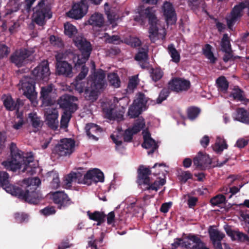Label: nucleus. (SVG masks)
Instances as JSON below:
<instances>
[{"label":"nucleus","instance_id":"nucleus-1","mask_svg":"<svg viewBox=\"0 0 249 249\" xmlns=\"http://www.w3.org/2000/svg\"><path fill=\"white\" fill-rule=\"evenodd\" d=\"M10 158L2 162V165L7 170L16 172L23 167V172H31L33 166L34 157L31 156L24 157L23 152L20 150L17 144L12 142L9 145Z\"/></svg>","mask_w":249,"mask_h":249},{"label":"nucleus","instance_id":"nucleus-2","mask_svg":"<svg viewBox=\"0 0 249 249\" xmlns=\"http://www.w3.org/2000/svg\"><path fill=\"white\" fill-rule=\"evenodd\" d=\"M41 184V180L38 178H34L30 179L29 184L25 190L19 187L17 189L15 196L24 200L30 204H37L43 197L37 187Z\"/></svg>","mask_w":249,"mask_h":249},{"label":"nucleus","instance_id":"nucleus-3","mask_svg":"<svg viewBox=\"0 0 249 249\" xmlns=\"http://www.w3.org/2000/svg\"><path fill=\"white\" fill-rule=\"evenodd\" d=\"M137 172V182L142 191H148L149 193L151 191L157 192L166 183V180L164 178L151 182L149 177L151 174V171L150 168L145 167L143 165L139 166Z\"/></svg>","mask_w":249,"mask_h":249},{"label":"nucleus","instance_id":"nucleus-4","mask_svg":"<svg viewBox=\"0 0 249 249\" xmlns=\"http://www.w3.org/2000/svg\"><path fill=\"white\" fill-rule=\"evenodd\" d=\"M135 21L140 23L142 25L146 23L148 19L149 24V37L151 41H154L158 36L159 29L157 26L158 19L155 14V10L153 7H148L144 10L139 13L138 15L134 17Z\"/></svg>","mask_w":249,"mask_h":249},{"label":"nucleus","instance_id":"nucleus-5","mask_svg":"<svg viewBox=\"0 0 249 249\" xmlns=\"http://www.w3.org/2000/svg\"><path fill=\"white\" fill-rule=\"evenodd\" d=\"M34 11L33 20L38 26H44L46 20L52 17L51 6L44 0H40L34 8Z\"/></svg>","mask_w":249,"mask_h":249},{"label":"nucleus","instance_id":"nucleus-6","mask_svg":"<svg viewBox=\"0 0 249 249\" xmlns=\"http://www.w3.org/2000/svg\"><path fill=\"white\" fill-rule=\"evenodd\" d=\"M248 9L247 15L249 16V1H244L239 2L234 6L230 14L226 18L228 28L232 30L233 26L236 22L240 20L243 16V10Z\"/></svg>","mask_w":249,"mask_h":249},{"label":"nucleus","instance_id":"nucleus-7","mask_svg":"<svg viewBox=\"0 0 249 249\" xmlns=\"http://www.w3.org/2000/svg\"><path fill=\"white\" fill-rule=\"evenodd\" d=\"M35 84L34 79L28 76H23L19 83L20 87L19 89L22 90L23 94L33 104L36 101L37 97Z\"/></svg>","mask_w":249,"mask_h":249},{"label":"nucleus","instance_id":"nucleus-8","mask_svg":"<svg viewBox=\"0 0 249 249\" xmlns=\"http://www.w3.org/2000/svg\"><path fill=\"white\" fill-rule=\"evenodd\" d=\"M102 0H81L79 3H74L72 9L67 13L69 17L75 19H80L87 13L88 9L87 1L95 5L100 4Z\"/></svg>","mask_w":249,"mask_h":249},{"label":"nucleus","instance_id":"nucleus-9","mask_svg":"<svg viewBox=\"0 0 249 249\" xmlns=\"http://www.w3.org/2000/svg\"><path fill=\"white\" fill-rule=\"evenodd\" d=\"M32 53L31 51L25 48H21L12 53L10 56L9 61L18 68H20L28 63V58Z\"/></svg>","mask_w":249,"mask_h":249},{"label":"nucleus","instance_id":"nucleus-10","mask_svg":"<svg viewBox=\"0 0 249 249\" xmlns=\"http://www.w3.org/2000/svg\"><path fill=\"white\" fill-rule=\"evenodd\" d=\"M75 141L71 139L66 138L61 140L59 144L53 149L54 153L59 156L70 155L74 150Z\"/></svg>","mask_w":249,"mask_h":249},{"label":"nucleus","instance_id":"nucleus-11","mask_svg":"<svg viewBox=\"0 0 249 249\" xmlns=\"http://www.w3.org/2000/svg\"><path fill=\"white\" fill-rule=\"evenodd\" d=\"M77 100L75 96L66 94L59 97L57 104L60 108L65 110L64 111L73 113L77 109V105L73 103Z\"/></svg>","mask_w":249,"mask_h":249},{"label":"nucleus","instance_id":"nucleus-12","mask_svg":"<svg viewBox=\"0 0 249 249\" xmlns=\"http://www.w3.org/2000/svg\"><path fill=\"white\" fill-rule=\"evenodd\" d=\"M72 182H77L79 184L90 185V181L86 178V174L83 176L80 172H71L64 178L63 186L65 188H70L71 186Z\"/></svg>","mask_w":249,"mask_h":249},{"label":"nucleus","instance_id":"nucleus-13","mask_svg":"<svg viewBox=\"0 0 249 249\" xmlns=\"http://www.w3.org/2000/svg\"><path fill=\"white\" fill-rule=\"evenodd\" d=\"M50 73L47 60L42 61L32 71V74L36 80H41L43 81H47L49 79Z\"/></svg>","mask_w":249,"mask_h":249},{"label":"nucleus","instance_id":"nucleus-14","mask_svg":"<svg viewBox=\"0 0 249 249\" xmlns=\"http://www.w3.org/2000/svg\"><path fill=\"white\" fill-rule=\"evenodd\" d=\"M190 85L189 81L178 77H174L168 82L169 89L177 93L188 90Z\"/></svg>","mask_w":249,"mask_h":249},{"label":"nucleus","instance_id":"nucleus-15","mask_svg":"<svg viewBox=\"0 0 249 249\" xmlns=\"http://www.w3.org/2000/svg\"><path fill=\"white\" fill-rule=\"evenodd\" d=\"M73 42L82 55H86L87 57L90 56L92 48L89 41L82 35H78L73 38Z\"/></svg>","mask_w":249,"mask_h":249},{"label":"nucleus","instance_id":"nucleus-16","mask_svg":"<svg viewBox=\"0 0 249 249\" xmlns=\"http://www.w3.org/2000/svg\"><path fill=\"white\" fill-rule=\"evenodd\" d=\"M105 77V71L100 69L94 72L90 85L98 90L104 89L106 84Z\"/></svg>","mask_w":249,"mask_h":249},{"label":"nucleus","instance_id":"nucleus-17","mask_svg":"<svg viewBox=\"0 0 249 249\" xmlns=\"http://www.w3.org/2000/svg\"><path fill=\"white\" fill-rule=\"evenodd\" d=\"M9 174L4 171H0V186L4 189L7 193L15 196L17 192V189L19 186L12 185L9 182Z\"/></svg>","mask_w":249,"mask_h":249},{"label":"nucleus","instance_id":"nucleus-18","mask_svg":"<svg viewBox=\"0 0 249 249\" xmlns=\"http://www.w3.org/2000/svg\"><path fill=\"white\" fill-rule=\"evenodd\" d=\"M56 73L58 75L71 78L73 76L72 67L66 61L57 60Z\"/></svg>","mask_w":249,"mask_h":249},{"label":"nucleus","instance_id":"nucleus-19","mask_svg":"<svg viewBox=\"0 0 249 249\" xmlns=\"http://www.w3.org/2000/svg\"><path fill=\"white\" fill-rule=\"evenodd\" d=\"M53 202L57 205L58 209L65 208L72 203L71 199L63 192H56L53 194Z\"/></svg>","mask_w":249,"mask_h":249},{"label":"nucleus","instance_id":"nucleus-20","mask_svg":"<svg viewBox=\"0 0 249 249\" xmlns=\"http://www.w3.org/2000/svg\"><path fill=\"white\" fill-rule=\"evenodd\" d=\"M53 86L52 84L41 88L40 99L42 105L44 107H49L53 105L54 101L51 94L53 92Z\"/></svg>","mask_w":249,"mask_h":249},{"label":"nucleus","instance_id":"nucleus-21","mask_svg":"<svg viewBox=\"0 0 249 249\" xmlns=\"http://www.w3.org/2000/svg\"><path fill=\"white\" fill-rule=\"evenodd\" d=\"M193 163L196 168L204 170L208 165L211 164L212 160L208 155L203 154L202 152H199L193 159Z\"/></svg>","mask_w":249,"mask_h":249},{"label":"nucleus","instance_id":"nucleus-22","mask_svg":"<svg viewBox=\"0 0 249 249\" xmlns=\"http://www.w3.org/2000/svg\"><path fill=\"white\" fill-rule=\"evenodd\" d=\"M3 106L7 110H19L20 105H23L22 101L18 98L15 102L11 95H3L2 97Z\"/></svg>","mask_w":249,"mask_h":249},{"label":"nucleus","instance_id":"nucleus-23","mask_svg":"<svg viewBox=\"0 0 249 249\" xmlns=\"http://www.w3.org/2000/svg\"><path fill=\"white\" fill-rule=\"evenodd\" d=\"M164 16L165 18L167 24H174L177 20L175 11L173 8L172 5L168 2L164 3L163 6Z\"/></svg>","mask_w":249,"mask_h":249},{"label":"nucleus","instance_id":"nucleus-24","mask_svg":"<svg viewBox=\"0 0 249 249\" xmlns=\"http://www.w3.org/2000/svg\"><path fill=\"white\" fill-rule=\"evenodd\" d=\"M58 112L55 109L50 110L46 116V124L53 130H56L58 126Z\"/></svg>","mask_w":249,"mask_h":249},{"label":"nucleus","instance_id":"nucleus-25","mask_svg":"<svg viewBox=\"0 0 249 249\" xmlns=\"http://www.w3.org/2000/svg\"><path fill=\"white\" fill-rule=\"evenodd\" d=\"M86 178L90 181V185L92 182L96 183L98 182H102L104 181L103 173L96 168L88 171L86 174Z\"/></svg>","mask_w":249,"mask_h":249},{"label":"nucleus","instance_id":"nucleus-26","mask_svg":"<svg viewBox=\"0 0 249 249\" xmlns=\"http://www.w3.org/2000/svg\"><path fill=\"white\" fill-rule=\"evenodd\" d=\"M227 234L230 236L233 241L237 240L239 242H249V236L243 232L235 231L230 228L225 229Z\"/></svg>","mask_w":249,"mask_h":249},{"label":"nucleus","instance_id":"nucleus-27","mask_svg":"<svg viewBox=\"0 0 249 249\" xmlns=\"http://www.w3.org/2000/svg\"><path fill=\"white\" fill-rule=\"evenodd\" d=\"M85 130L89 138L95 141L98 140V138L96 136V135H98L102 131V128L99 125L93 123L87 124Z\"/></svg>","mask_w":249,"mask_h":249},{"label":"nucleus","instance_id":"nucleus-28","mask_svg":"<svg viewBox=\"0 0 249 249\" xmlns=\"http://www.w3.org/2000/svg\"><path fill=\"white\" fill-rule=\"evenodd\" d=\"M30 123L33 128V132L36 133L40 130L43 125V122L36 113H30L28 115Z\"/></svg>","mask_w":249,"mask_h":249},{"label":"nucleus","instance_id":"nucleus-29","mask_svg":"<svg viewBox=\"0 0 249 249\" xmlns=\"http://www.w3.org/2000/svg\"><path fill=\"white\" fill-rule=\"evenodd\" d=\"M99 92V90L89 85L85 89L84 96L86 100L94 102L97 99Z\"/></svg>","mask_w":249,"mask_h":249},{"label":"nucleus","instance_id":"nucleus-30","mask_svg":"<svg viewBox=\"0 0 249 249\" xmlns=\"http://www.w3.org/2000/svg\"><path fill=\"white\" fill-rule=\"evenodd\" d=\"M88 22L89 25L93 26L101 27L104 23L103 16L100 13H95L90 16Z\"/></svg>","mask_w":249,"mask_h":249},{"label":"nucleus","instance_id":"nucleus-31","mask_svg":"<svg viewBox=\"0 0 249 249\" xmlns=\"http://www.w3.org/2000/svg\"><path fill=\"white\" fill-rule=\"evenodd\" d=\"M87 215L89 219L97 221V225L100 226L105 221L106 215L103 212L94 211L91 213L90 211L87 212Z\"/></svg>","mask_w":249,"mask_h":249},{"label":"nucleus","instance_id":"nucleus-32","mask_svg":"<svg viewBox=\"0 0 249 249\" xmlns=\"http://www.w3.org/2000/svg\"><path fill=\"white\" fill-rule=\"evenodd\" d=\"M236 112V120L249 125V112L243 108H238Z\"/></svg>","mask_w":249,"mask_h":249},{"label":"nucleus","instance_id":"nucleus-33","mask_svg":"<svg viewBox=\"0 0 249 249\" xmlns=\"http://www.w3.org/2000/svg\"><path fill=\"white\" fill-rule=\"evenodd\" d=\"M215 84L219 91L224 93L227 92L229 86V82L224 76L218 77L216 80Z\"/></svg>","mask_w":249,"mask_h":249},{"label":"nucleus","instance_id":"nucleus-34","mask_svg":"<svg viewBox=\"0 0 249 249\" xmlns=\"http://www.w3.org/2000/svg\"><path fill=\"white\" fill-rule=\"evenodd\" d=\"M227 148L228 144L226 143L225 140L218 137L213 146V150L217 154H221L224 149H227Z\"/></svg>","mask_w":249,"mask_h":249},{"label":"nucleus","instance_id":"nucleus-35","mask_svg":"<svg viewBox=\"0 0 249 249\" xmlns=\"http://www.w3.org/2000/svg\"><path fill=\"white\" fill-rule=\"evenodd\" d=\"M177 177L181 184H185L188 179L193 178V174L189 171H183L178 169Z\"/></svg>","mask_w":249,"mask_h":249},{"label":"nucleus","instance_id":"nucleus-36","mask_svg":"<svg viewBox=\"0 0 249 249\" xmlns=\"http://www.w3.org/2000/svg\"><path fill=\"white\" fill-rule=\"evenodd\" d=\"M142 147L145 149H150V150L147 152L148 155L153 154L155 151L158 148L157 143L153 139H149L148 141L147 140L146 141L143 142L142 144Z\"/></svg>","mask_w":249,"mask_h":249},{"label":"nucleus","instance_id":"nucleus-37","mask_svg":"<svg viewBox=\"0 0 249 249\" xmlns=\"http://www.w3.org/2000/svg\"><path fill=\"white\" fill-rule=\"evenodd\" d=\"M167 50L172 58V60L176 63H178L180 61V56L179 53L175 48L174 45L173 44H169Z\"/></svg>","mask_w":249,"mask_h":249},{"label":"nucleus","instance_id":"nucleus-38","mask_svg":"<svg viewBox=\"0 0 249 249\" xmlns=\"http://www.w3.org/2000/svg\"><path fill=\"white\" fill-rule=\"evenodd\" d=\"M212 46L209 44H206L205 47L203 48V53L205 57L208 58L211 63H215L216 61V58L214 56L213 53L212 51Z\"/></svg>","mask_w":249,"mask_h":249},{"label":"nucleus","instance_id":"nucleus-39","mask_svg":"<svg viewBox=\"0 0 249 249\" xmlns=\"http://www.w3.org/2000/svg\"><path fill=\"white\" fill-rule=\"evenodd\" d=\"M209 233L211 241H221L225 237L224 233L217 229H209Z\"/></svg>","mask_w":249,"mask_h":249},{"label":"nucleus","instance_id":"nucleus-40","mask_svg":"<svg viewBox=\"0 0 249 249\" xmlns=\"http://www.w3.org/2000/svg\"><path fill=\"white\" fill-rule=\"evenodd\" d=\"M220 46L222 51H227L232 50L230 38L228 34H224L220 42Z\"/></svg>","mask_w":249,"mask_h":249},{"label":"nucleus","instance_id":"nucleus-41","mask_svg":"<svg viewBox=\"0 0 249 249\" xmlns=\"http://www.w3.org/2000/svg\"><path fill=\"white\" fill-rule=\"evenodd\" d=\"M244 92L238 86H235L233 89V91L231 94L234 100L238 101H244L246 99L244 96Z\"/></svg>","mask_w":249,"mask_h":249},{"label":"nucleus","instance_id":"nucleus-42","mask_svg":"<svg viewBox=\"0 0 249 249\" xmlns=\"http://www.w3.org/2000/svg\"><path fill=\"white\" fill-rule=\"evenodd\" d=\"M107 79L111 86L116 88L120 87L121 81L116 73L112 72L109 73L107 75Z\"/></svg>","mask_w":249,"mask_h":249},{"label":"nucleus","instance_id":"nucleus-43","mask_svg":"<svg viewBox=\"0 0 249 249\" xmlns=\"http://www.w3.org/2000/svg\"><path fill=\"white\" fill-rule=\"evenodd\" d=\"M64 33L70 38L75 36L77 33V29L72 24L69 22H67L64 24Z\"/></svg>","mask_w":249,"mask_h":249},{"label":"nucleus","instance_id":"nucleus-44","mask_svg":"<svg viewBox=\"0 0 249 249\" xmlns=\"http://www.w3.org/2000/svg\"><path fill=\"white\" fill-rule=\"evenodd\" d=\"M142 109L133 103L128 109V115L131 118L138 117L141 114Z\"/></svg>","mask_w":249,"mask_h":249},{"label":"nucleus","instance_id":"nucleus-45","mask_svg":"<svg viewBox=\"0 0 249 249\" xmlns=\"http://www.w3.org/2000/svg\"><path fill=\"white\" fill-rule=\"evenodd\" d=\"M74 83L75 90L79 93H84L85 89L89 86V82L82 81V80L75 79Z\"/></svg>","mask_w":249,"mask_h":249},{"label":"nucleus","instance_id":"nucleus-46","mask_svg":"<svg viewBox=\"0 0 249 249\" xmlns=\"http://www.w3.org/2000/svg\"><path fill=\"white\" fill-rule=\"evenodd\" d=\"M145 121L143 118H139L136 120L133 126L131 129L135 134L139 132L142 128L145 127Z\"/></svg>","mask_w":249,"mask_h":249},{"label":"nucleus","instance_id":"nucleus-47","mask_svg":"<svg viewBox=\"0 0 249 249\" xmlns=\"http://www.w3.org/2000/svg\"><path fill=\"white\" fill-rule=\"evenodd\" d=\"M105 116L110 120H115L122 117V114L117 113L115 110L112 108L104 109Z\"/></svg>","mask_w":249,"mask_h":249},{"label":"nucleus","instance_id":"nucleus-48","mask_svg":"<svg viewBox=\"0 0 249 249\" xmlns=\"http://www.w3.org/2000/svg\"><path fill=\"white\" fill-rule=\"evenodd\" d=\"M105 42L107 43L118 45L123 42L120 36L118 35L110 36L107 33H106L105 34Z\"/></svg>","mask_w":249,"mask_h":249},{"label":"nucleus","instance_id":"nucleus-49","mask_svg":"<svg viewBox=\"0 0 249 249\" xmlns=\"http://www.w3.org/2000/svg\"><path fill=\"white\" fill-rule=\"evenodd\" d=\"M187 117L190 120H194L199 115L200 113L199 108L196 107H191L187 109Z\"/></svg>","mask_w":249,"mask_h":249},{"label":"nucleus","instance_id":"nucleus-50","mask_svg":"<svg viewBox=\"0 0 249 249\" xmlns=\"http://www.w3.org/2000/svg\"><path fill=\"white\" fill-rule=\"evenodd\" d=\"M147 100L144 93L140 92L138 97L134 100L133 103L141 108L144 107L147 104Z\"/></svg>","mask_w":249,"mask_h":249},{"label":"nucleus","instance_id":"nucleus-51","mask_svg":"<svg viewBox=\"0 0 249 249\" xmlns=\"http://www.w3.org/2000/svg\"><path fill=\"white\" fill-rule=\"evenodd\" d=\"M71 113L70 112L64 111L61 116L60 120V126L61 128H67L68 123L71 119Z\"/></svg>","mask_w":249,"mask_h":249},{"label":"nucleus","instance_id":"nucleus-52","mask_svg":"<svg viewBox=\"0 0 249 249\" xmlns=\"http://www.w3.org/2000/svg\"><path fill=\"white\" fill-rule=\"evenodd\" d=\"M163 72L160 68L152 69L150 73V76L153 81H158L163 76Z\"/></svg>","mask_w":249,"mask_h":249},{"label":"nucleus","instance_id":"nucleus-53","mask_svg":"<svg viewBox=\"0 0 249 249\" xmlns=\"http://www.w3.org/2000/svg\"><path fill=\"white\" fill-rule=\"evenodd\" d=\"M89 57H86V55H78L75 56L73 58V61L75 63V66L77 68L80 66H83L88 60Z\"/></svg>","mask_w":249,"mask_h":249},{"label":"nucleus","instance_id":"nucleus-54","mask_svg":"<svg viewBox=\"0 0 249 249\" xmlns=\"http://www.w3.org/2000/svg\"><path fill=\"white\" fill-rule=\"evenodd\" d=\"M226 201V197L223 195H218L210 200V203L212 206H215L225 203Z\"/></svg>","mask_w":249,"mask_h":249},{"label":"nucleus","instance_id":"nucleus-55","mask_svg":"<svg viewBox=\"0 0 249 249\" xmlns=\"http://www.w3.org/2000/svg\"><path fill=\"white\" fill-rule=\"evenodd\" d=\"M170 89L169 87L168 88H164L160 92L159 97L157 99V103L158 104L161 103L163 101L166 99L167 97L170 93Z\"/></svg>","mask_w":249,"mask_h":249},{"label":"nucleus","instance_id":"nucleus-56","mask_svg":"<svg viewBox=\"0 0 249 249\" xmlns=\"http://www.w3.org/2000/svg\"><path fill=\"white\" fill-rule=\"evenodd\" d=\"M148 57L147 50L143 48H141L136 54L135 59L137 61H145L148 59Z\"/></svg>","mask_w":249,"mask_h":249},{"label":"nucleus","instance_id":"nucleus-57","mask_svg":"<svg viewBox=\"0 0 249 249\" xmlns=\"http://www.w3.org/2000/svg\"><path fill=\"white\" fill-rule=\"evenodd\" d=\"M110 138L112 141L116 144V149L117 150H120L124 149V147L122 145V141L121 137L118 135L116 136L113 134L110 136Z\"/></svg>","mask_w":249,"mask_h":249},{"label":"nucleus","instance_id":"nucleus-58","mask_svg":"<svg viewBox=\"0 0 249 249\" xmlns=\"http://www.w3.org/2000/svg\"><path fill=\"white\" fill-rule=\"evenodd\" d=\"M10 52V49L6 45L0 44V59L7 57Z\"/></svg>","mask_w":249,"mask_h":249},{"label":"nucleus","instance_id":"nucleus-59","mask_svg":"<svg viewBox=\"0 0 249 249\" xmlns=\"http://www.w3.org/2000/svg\"><path fill=\"white\" fill-rule=\"evenodd\" d=\"M133 131L130 128L126 129L123 133V139L125 142H131L133 139Z\"/></svg>","mask_w":249,"mask_h":249},{"label":"nucleus","instance_id":"nucleus-60","mask_svg":"<svg viewBox=\"0 0 249 249\" xmlns=\"http://www.w3.org/2000/svg\"><path fill=\"white\" fill-rule=\"evenodd\" d=\"M28 217V214L24 213H17L15 214V218L18 223H22L25 221Z\"/></svg>","mask_w":249,"mask_h":249},{"label":"nucleus","instance_id":"nucleus-61","mask_svg":"<svg viewBox=\"0 0 249 249\" xmlns=\"http://www.w3.org/2000/svg\"><path fill=\"white\" fill-rule=\"evenodd\" d=\"M55 212L56 211L54 208L52 206H48L40 210L41 213L45 216L53 214L55 213Z\"/></svg>","mask_w":249,"mask_h":249},{"label":"nucleus","instance_id":"nucleus-62","mask_svg":"<svg viewBox=\"0 0 249 249\" xmlns=\"http://www.w3.org/2000/svg\"><path fill=\"white\" fill-rule=\"evenodd\" d=\"M89 71V68L85 65H83L81 68V70L78 75L76 77L75 79L83 80L87 76Z\"/></svg>","mask_w":249,"mask_h":249},{"label":"nucleus","instance_id":"nucleus-63","mask_svg":"<svg viewBox=\"0 0 249 249\" xmlns=\"http://www.w3.org/2000/svg\"><path fill=\"white\" fill-rule=\"evenodd\" d=\"M210 18L214 20L218 32H221L225 29V25L223 23L219 22L217 18L212 16H210Z\"/></svg>","mask_w":249,"mask_h":249},{"label":"nucleus","instance_id":"nucleus-64","mask_svg":"<svg viewBox=\"0 0 249 249\" xmlns=\"http://www.w3.org/2000/svg\"><path fill=\"white\" fill-rule=\"evenodd\" d=\"M6 139V132L5 131H0V150L4 147Z\"/></svg>","mask_w":249,"mask_h":249}]
</instances>
